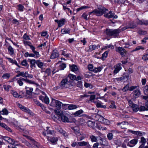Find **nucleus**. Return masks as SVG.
Instances as JSON below:
<instances>
[{"label":"nucleus","mask_w":148,"mask_h":148,"mask_svg":"<svg viewBox=\"0 0 148 148\" xmlns=\"http://www.w3.org/2000/svg\"><path fill=\"white\" fill-rule=\"evenodd\" d=\"M121 32L119 29H106L105 33L108 36H112L115 38H117L119 36V34Z\"/></svg>","instance_id":"f257e3e1"},{"label":"nucleus","mask_w":148,"mask_h":148,"mask_svg":"<svg viewBox=\"0 0 148 148\" xmlns=\"http://www.w3.org/2000/svg\"><path fill=\"white\" fill-rule=\"evenodd\" d=\"M73 81H68L67 78L63 79L60 83V87L61 88H71L73 86Z\"/></svg>","instance_id":"f03ea898"},{"label":"nucleus","mask_w":148,"mask_h":148,"mask_svg":"<svg viewBox=\"0 0 148 148\" xmlns=\"http://www.w3.org/2000/svg\"><path fill=\"white\" fill-rule=\"evenodd\" d=\"M62 104V103L60 101L52 99L50 105L53 107H56L57 108L60 109Z\"/></svg>","instance_id":"7ed1b4c3"},{"label":"nucleus","mask_w":148,"mask_h":148,"mask_svg":"<svg viewBox=\"0 0 148 148\" xmlns=\"http://www.w3.org/2000/svg\"><path fill=\"white\" fill-rule=\"evenodd\" d=\"M47 140L51 143V144L53 145H55L57 143V142L58 140V138L57 137H47Z\"/></svg>","instance_id":"20e7f679"},{"label":"nucleus","mask_w":148,"mask_h":148,"mask_svg":"<svg viewBox=\"0 0 148 148\" xmlns=\"http://www.w3.org/2000/svg\"><path fill=\"white\" fill-rule=\"evenodd\" d=\"M116 51L119 53L122 57L125 56V54H126L127 51L123 48L122 47H118Z\"/></svg>","instance_id":"39448f33"},{"label":"nucleus","mask_w":148,"mask_h":148,"mask_svg":"<svg viewBox=\"0 0 148 148\" xmlns=\"http://www.w3.org/2000/svg\"><path fill=\"white\" fill-rule=\"evenodd\" d=\"M137 142L138 140L137 139H134L129 142L127 145L130 147H133L137 144Z\"/></svg>","instance_id":"423d86ee"},{"label":"nucleus","mask_w":148,"mask_h":148,"mask_svg":"<svg viewBox=\"0 0 148 148\" xmlns=\"http://www.w3.org/2000/svg\"><path fill=\"white\" fill-rule=\"evenodd\" d=\"M97 7L98 9L99 10V11H100V12L101 13V15L108 11L107 9H106L101 5H98Z\"/></svg>","instance_id":"0eeeda50"},{"label":"nucleus","mask_w":148,"mask_h":148,"mask_svg":"<svg viewBox=\"0 0 148 148\" xmlns=\"http://www.w3.org/2000/svg\"><path fill=\"white\" fill-rule=\"evenodd\" d=\"M88 13V14L89 15V17L90 16V15L92 14H94L97 16H99L101 15V13L100 12V11H99L98 9H95L92 12H89Z\"/></svg>","instance_id":"6e6552de"},{"label":"nucleus","mask_w":148,"mask_h":148,"mask_svg":"<svg viewBox=\"0 0 148 148\" xmlns=\"http://www.w3.org/2000/svg\"><path fill=\"white\" fill-rule=\"evenodd\" d=\"M134 97L135 98H138L141 95V92L140 90L136 89L133 92Z\"/></svg>","instance_id":"1a4fd4ad"},{"label":"nucleus","mask_w":148,"mask_h":148,"mask_svg":"<svg viewBox=\"0 0 148 148\" xmlns=\"http://www.w3.org/2000/svg\"><path fill=\"white\" fill-rule=\"evenodd\" d=\"M59 56V53L56 50L53 51V53L51 54L50 57L51 59H54L58 57Z\"/></svg>","instance_id":"9d476101"},{"label":"nucleus","mask_w":148,"mask_h":148,"mask_svg":"<svg viewBox=\"0 0 148 148\" xmlns=\"http://www.w3.org/2000/svg\"><path fill=\"white\" fill-rule=\"evenodd\" d=\"M99 119L100 120V122L105 124L108 125L109 124L110 122L107 119H105L102 116H100Z\"/></svg>","instance_id":"9b49d317"},{"label":"nucleus","mask_w":148,"mask_h":148,"mask_svg":"<svg viewBox=\"0 0 148 148\" xmlns=\"http://www.w3.org/2000/svg\"><path fill=\"white\" fill-rule=\"evenodd\" d=\"M114 14V13L112 11H110L109 12L105 14L104 16L106 18H109L113 17Z\"/></svg>","instance_id":"f8f14e48"},{"label":"nucleus","mask_w":148,"mask_h":148,"mask_svg":"<svg viewBox=\"0 0 148 148\" xmlns=\"http://www.w3.org/2000/svg\"><path fill=\"white\" fill-rule=\"evenodd\" d=\"M100 47L99 45H92L90 46L89 47V49H88L89 51H92L97 49L99 48Z\"/></svg>","instance_id":"ddd939ff"},{"label":"nucleus","mask_w":148,"mask_h":148,"mask_svg":"<svg viewBox=\"0 0 148 148\" xmlns=\"http://www.w3.org/2000/svg\"><path fill=\"white\" fill-rule=\"evenodd\" d=\"M61 119L62 121L64 122H70L69 119L66 115L63 114L61 115Z\"/></svg>","instance_id":"4468645a"},{"label":"nucleus","mask_w":148,"mask_h":148,"mask_svg":"<svg viewBox=\"0 0 148 148\" xmlns=\"http://www.w3.org/2000/svg\"><path fill=\"white\" fill-rule=\"evenodd\" d=\"M128 131L133 134H135L140 136L143 135V133L140 131H136L130 130H128Z\"/></svg>","instance_id":"2eb2a0df"},{"label":"nucleus","mask_w":148,"mask_h":148,"mask_svg":"<svg viewBox=\"0 0 148 148\" xmlns=\"http://www.w3.org/2000/svg\"><path fill=\"white\" fill-rule=\"evenodd\" d=\"M51 71L49 68H47L46 70L45 71V75L43 77L45 79L47 77L50 75Z\"/></svg>","instance_id":"dca6fc26"},{"label":"nucleus","mask_w":148,"mask_h":148,"mask_svg":"<svg viewBox=\"0 0 148 148\" xmlns=\"http://www.w3.org/2000/svg\"><path fill=\"white\" fill-rule=\"evenodd\" d=\"M133 110L135 112H136L138 111L139 109L138 106L136 104H134L132 105L131 107Z\"/></svg>","instance_id":"f3484780"},{"label":"nucleus","mask_w":148,"mask_h":148,"mask_svg":"<svg viewBox=\"0 0 148 148\" xmlns=\"http://www.w3.org/2000/svg\"><path fill=\"white\" fill-rule=\"evenodd\" d=\"M138 24L140 25H148V20H143L139 21L137 23Z\"/></svg>","instance_id":"a211bd4d"},{"label":"nucleus","mask_w":148,"mask_h":148,"mask_svg":"<svg viewBox=\"0 0 148 148\" xmlns=\"http://www.w3.org/2000/svg\"><path fill=\"white\" fill-rule=\"evenodd\" d=\"M83 111L82 110H80L76 112L73 114L74 116H80V115L83 113Z\"/></svg>","instance_id":"6ab92c4d"},{"label":"nucleus","mask_w":148,"mask_h":148,"mask_svg":"<svg viewBox=\"0 0 148 148\" xmlns=\"http://www.w3.org/2000/svg\"><path fill=\"white\" fill-rule=\"evenodd\" d=\"M118 65H119V66L117 65L116 66V67L114 71V73L115 74L117 73L121 68V67L120 66V65H121V64L120 63L118 64Z\"/></svg>","instance_id":"aec40b11"},{"label":"nucleus","mask_w":148,"mask_h":148,"mask_svg":"<svg viewBox=\"0 0 148 148\" xmlns=\"http://www.w3.org/2000/svg\"><path fill=\"white\" fill-rule=\"evenodd\" d=\"M8 49L10 55H12L14 54V50L11 46L10 45L8 46Z\"/></svg>","instance_id":"412c9836"},{"label":"nucleus","mask_w":148,"mask_h":148,"mask_svg":"<svg viewBox=\"0 0 148 148\" xmlns=\"http://www.w3.org/2000/svg\"><path fill=\"white\" fill-rule=\"evenodd\" d=\"M25 79L23 77L19 78L17 81V83L20 86H22L23 85V81H25Z\"/></svg>","instance_id":"4be33fe9"},{"label":"nucleus","mask_w":148,"mask_h":148,"mask_svg":"<svg viewBox=\"0 0 148 148\" xmlns=\"http://www.w3.org/2000/svg\"><path fill=\"white\" fill-rule=\"evenodd\" d=\"M78 107L77 105L71 104L69 105L68 106V109L70 110L75 109Z\"/></svg>","instance_id":"5701e85b"},{"label":"nucleus","mask_w":148,"mask_h":148,"mask_svg":"<svg viewBox=\"0 0 148 148\" xmlns=\"http://www.w3.org/2000/svg\"><path fill=\"white\" fill-rule=\"evenodd\" d=\"M70 69L71 71L73 72L76 71L78 69L77 66L74 64L72 65H70Z\"/></svg>","instance_id":"b1692460"},{"label":"nucleus","mask_w":148,"mask_h":148,"mask_svg":"<svg viewBox=\"0 0 148 148\" xmlns=\"http://www.w3.org/2000/svg\"><path fill=\"white\" fill-rule=\"evenodd\" d=\"M78 145L79 146H85L89 145V143L88 142L82 141L79 142L78 143Z\"/></svg>","instance_id":"393cba45"},{"label":"nucleus","mask_w":148,"mask_h":148,"mask_svg":"<svg viewBox=\"0 0 148 148\" xmlns=\"http://www.w3.org/2000/svg\"><path fill=\"white\" fill-rule=\"evenodd\" d=\"M28 88L29 89H27L26 91V93L28 95H30L32 94V92L33 90V88H30L27 87H26L25 88V89H27Z\"/></svg>","instance_id":"a878e982"},{"label":"nucleus","mask_w":148,"mask_h":148,"mask_svg":"<svg viewBox=\"0 0 148 148\" xmlns=\"http://www.w3.org/2000/svg\"><path fill=\"white\" fill-rule=\"evenodd\" d=\"M36 64L40 68H42L44 65V63L41 62L40 60L36 61Z\"/></svg>","instance_id":"bb28decb"},{"label":"nucleus","mask_w":148,"mask_h":148,"mask_svg":"<svg viewBox=\"0 0 148 148\" xmlns=\"http://www.w3.org/2000/svg\"><path fill=\"white\" fill-rule=\"evenodd\" d=\"M115 3L119 4H122L125 3L126 0H114Z\"/></svg>","instance_id":"cd10ccee"},{"label":"nucleus","mask_w":148,"mask_h":148,"mask_svg":"<svg viewBox=\"0 0 148 148\" xmlns=\"http://www.w3.org/2000/svg\"><path fill=\"white\" fill-rule=\"evenodd\" d=\"M12 93L13 96L15 97H18L19 98H22V97L21 95H19L15 91H13Z\"/></svg>","instance_id":"c85d7f7f"},{"label":"nucleus","mask_w":148,"mask_h":148,"mask_svg":"<svg viewBox=\"0 0 148 148\" xmlns=\"http://www.w3.org/2000/svg\"><path fill=\"white\" fill-rule=\"evenodd\" d=\"M127 124V125H128V123L125 121H123L121 122V123H117V125H121L120 127L122 129H125L126 128V127L125 126H122V125H125L126 124Z\"/></svg>","instance_id":"c756f323"},{"label":"nucleus","mask_w":148,"mask_h":148,"mask_svg":"<svg viewBox=\"0 0 148 148\" xmlns=\"http://www.w3.org/2000/svg\"><path fill=\"white\" fill-rule=\"evenodd\" d=\"M47 131V134L49 135H55L56 134V132L53 130H48Z\"/></svg>","instance_id":"7c9ffc66"},{"label":"nucleus","mask_w":148,"mask_h":148,"mask_svg":"<svg viewBox=\"0 0 148 148\" xmlns=\"http://www.w3.org/2000/svg\"><path fill=\"white\" fill-rule=\"evenodd\" d=\"M102 69V67L99 66L98 67H95L94 68L93 72L95 73H97L98 72H100Z\"/></svg>","instance_id":"2f4dec72"},{"label":"nucleus","mask_w":148,"mask_h":148,"mask_svg":"<svg viewBox=\"0 0 148 148\" xmlns=\"http://www.w3.org/2000/svg\"><path fill=\"white\" fill-rule=\"evenodd\" d=\"M143 89L144 94L145 95H147L148 92V85L143 87Z\"/></svg>","instance_id":"473e14b6"},{"label":"nucleus","mask_w":148,"mask_h":148,"mask_svg":"<svg viewBox=\"0 0 148 148\" xmlns=\"http://www.w3.org/2000/svg\"><path fill=\"white\" fill-rule=\"evenodd\" d=\"M68 77L71 79L74 80L76 79V76L75 75L70 74L68 75Z\"/></svg>","instance_id":"72a5a7b5"},{"label":"nucleus","mask_w":148,"mask_h":148,"mask_svg":"<svg viewBox=\"0 0 148 148\" xmlns=\"http://www.w3.org/2000/svg\"><path fill=\"white\" fill-rule=\"evenodd\" d=\"M128 77L127 76L125 75L122 77H121L120 78H116L118 79V80L120 81H123V80L125 79H128Z\"/></svg>","instance_id":"f704fd0d"},{"label":"nucleus","mask_w":148,"mask_h":148,"mask_svg":"<svg viewBox=\"0 0 148 148\" xmlns=\"http://www.w3.org/2000/svg\"><path fill=\"white\" fill-rule=\"evenodd\" d=\"M30 62L31 64V67L32 68L33 66H35V64H36V61L34 59L32 60H30Z\"/></svg>","instance_id":"c9c22d12"},{"label":"nucleus","mask_w":148,"mask_h":148,"mask_svg":"<svg viewBox=\"0 0 148 148\" xmlns=\"http://www.w3.org/2000/svg\"><path fill=\"white\" fill-rule=\"evenodd\" d=\"M102 103H100L98 102L96 104V106L97 108H106V106L105 105H102L101 104Z\"/></svg>","instance_id":"e433bc0d"},{"label":"nucleus","mask_w":148,"mask_h":148,"mask_svg":"<svg viewBox=\"0 0 148 148\" xmlns=\"http://www.w3.org/2000/svg\"><path fill=\"white\" fill-rule=\"evenodd\" d=\"M65 21V19H63L60 20V22L58 25V27H60L63 25Z\"/></svg>","instance_id":"4c0bfd02"},{"label":"nucleus","mask_w":148,"mask_h":148,"mask_svg":"<svg viewBox=\"0 0 148 148\" xmlns=\"http://www.w3.org/2000/svg\"><path fill=\"white\" fill-rule=\"evenodd\" d=\"M8 114V111L5 108L3 109L2 111H1V115H7Z\"/></svg>","instance_id":"58836bf2"},{"label":"nucleus","mask_w":148,"mask_h":148,"mask_svg":"<svg viewBox=\"0 0 148 148\" xmlns=\"http://www.w3.org/2000/svg\"><path fill=\"white\" fill-rule=\"evenodd\" d=\"M7 58L8 60L10 62L16 65H17V63L16 60H13L10 58Z\"/></svg>","instance_id":"ea45409f"},{"label":"nucleus","mask_w":148,"mask_h":148,"mask_svg":"<svg viewBox=\"0 0 148 148\" xmlns=\"http://www.w3.org/2000/svg\"><path fill=\"white\" fill-rule=\"evenodd\" d=\"M87 124L89 127H92L94 126L95 123L90 121H87Z\"/></svg>","instance_id":"a19ab883"},{"label":"nucleus","mask_w":148,"mask_h":148,"mask_svg":"<svg viewBox=\"0 0 148 148\" xmlns=\"http://www.w3.org/2000/svg\"><path fill=\"white\" fill-rule=\"evenodd\" d=\"M114 143L115 144L118 146H120L121 144V140H115Z\"/></svg>","instance_id":"79ce46f5"},{"label":"nucleus","mask_w":148,"mask_h":148,"mask_svg":"<svg viewBox=\"0 0 148 148\" xmlns=\"http://www.w3.org/2000/svg\"><path fill=\"white\" fill-rule=\"evenodd\" d=\"M10 76V74L9 73H5L2 76V77L4 79H8Z\"/></svg>","instance_id":"37998d69"},{"label":"nucleus","mask_w":148,"mask_h":148,"mask_svg":"<svg viewBox=\"0 0 148 148\" xmlns=\"http://www.w3.org/2000/svg\"><path fill=\"white\" fill-rule=\"evenodd\" d=\"M66 64L65 63H63L61 64L59 66V70H64L65 68L66 67Z\"/></svg>","instance_id":"c03bdc74"},{"label":"nucleus","mask_w":148,"mask_h":148,"mask_svg":"<svg viewBox=\"0 0 148 148\" xmlns=\"http://www.w3.org/2000/svg\"><path fill=\"white\" fill-rule=\"evenodd\" d=\"M18 10L21 11H23L24 7L21 4H19L17 5Z\"/></svg>","instance_id":"a18cd8bd"},{"label":"nucleus","mask_w":148,"mask_h":148,"mask_svg":"<svg viewBox=\"0 0 148 148\" xmlns=\"http://www.w3.org/2000/svg\"><path fill=\"white\" fill-rule=\"evenodd\" d=\"M110 107L112 108H116V106L115 104V102L114 101H111V104L110 105Z\"/></svg>","instance_id":"49530a36"},{"label":"nucleus","mask_w":148,"mask_h":148,"mask_svg":"<svg viewBox=\"0 0 148 148\" xmlns=\"http://www.w3.org/2000/svg\"><path fill=\"white\" fill-rule=\"evenodd\" d=\"M129 84H127L124 87L123 89L122 90L123 92H126L128 90H129Z\"/></svg>","instance_id":"de8ad7c7"},{"label":"nucleus","mask_w":148,"mask_h":148,"mask_svg":"<svg viewBox=\"0 0 148 148\" xmlns=\"http://www.w3.org/2000/svg\"><path fill=\"white\" fill-rule=\"evenodd\" d=\"M34 103L38 106H42V104L40 103L36 99H34Z\"/></svg>","instance_id":"09e8293b"},{"label":"nucleus","mask_w":148,"mask_h":148,"mask_svg":"<svg viewBox=\"0 0 148 148\" xmlns=\"http://www.w3.org/2000/svg\"><path fill=\"white\" fill-rule=\"evenodd\" d=\"M108 51H106L104 52V53L102 54L101 57V59L103 60H104V58H106L107 57L108 54Z\"/></svg>","instance_id":"8fccbe9b"},{"label":"nucleus","mask_w":148,"mask_h":148,"mask_svg":"<svg viewBox=\"0 0 148 148\" xmlns=\"http://www.w3.org/2000/svg\"><path fill=\"white\" fill-rule=\"evenodd\" d=\"M43 102L46 104H48L49 103V98L47 96L45 97Z\"/></svg>","instance_id":"3c124183"},{"label":"nucleus","mask_w":148,"mask_h":148,"mask_svg":"<svg viewBox=\"0 0 148 148\" xmlns=\"http://www.w3.org/2000/svg\"><path fill=\"white\" fill-rule=\"evenodd\" d=\"M60 110V109H59V108H56L55 110L54 111L57 114L61 115L62 112Z\"/></svg>","instance_id":"603ef678"},{"label":"nucleus","mask_w":148,"mask_h":148,"mask_svg":"<svg viewBox=\"0 0 148 148\" xmlns=\"http://www.w3.org/2000/svg\"><path fill=\"white\" fill-rule=\"evenodd\" d=\"M113 135L112 133H110L107 134V137L108 139L109 140H112L113 138Z\"/></svg>","instance_id":"864d4df0"},{"label":"nucleus","mask_w":148,"mask_h":148,"mask_svg":"<svg viewBox=\"0 0 148 148\" xmlns=\"http://www.w3.org/2000/svg\"><path fill=\"white\" fill-rule=\"evenodd\" d=\"M82 17L86 20H88L90 19L89 17H88V15L85 13H84L83 14Z\"/></svg>","instance_id":"5fc2aeb1"},{"label":"nucleus","mask_w":148,"mask_h":148,"mask_svg":"<svg viewBox=\"0 0 148 148\" xmlns=\"http://www.w3.org/2000/svg\"><path fill=\"white\" fill-rule=\"evenodd\" d=\"M3 86L4 89L8 91H9V89L11 87V86L9 85H4Z\"/></svg>","instance_id":"6e6d98bb"},{"label":"nucleus","mask_w":148,"mask_h":148,"mask_svg":"<svg viewBox=\"0 0 148 148\" xmlns=\"http://www.w3.org/2000/svg\"><path fill=\"white\" fill-rule=\"evenodd\" d=\"M144 48L141 46H139L136 47V48L134 50L132 51V52L137 51L139 50L140 49H141L142 50L144 49Z\"/></svg>","instance_id":"4d7b16f0"},{"label":"nucleus","mask_w":148,"mask_h":148,"mask_svg":"<svg viewBox=\"0 0 148 148\" xmlns=\"http://www.w3.org/2000/svg\"><path fill=\"white\" fill-rule=\"evenodd\" d=\"M88 66V70L90 71H93H93L94 70V67L93 65L92 64H89Z\"/></svg>","instance_id":"13d9d810"},{"label":"nucleus","mask_w":148,"mask_h":148,"mask_svg":"<svg viewBox=\"0 0 148 148\" xmlns=\"http://www.w3.org/2000/svg\"><path fill=\"white\" fill-rule=\"evenodd\" d=\"M88 8H89V7H88V6H82L81 7H80L78 8L77 9V12H78V11H79L80 10H82L84 9H87Z\"/></svg>","instance_id":"bf43d9fd"},{"label":"nucleus","mask_w":148,"mask_h":148,"mask_svg":"<svg viewBox=\"0 0 148 148\" xmlns=\"http://www.w3.org/2000/svg\"><path fill=\"white\" fill-rule=\"evenodd\" d=\"M32 143L35 146V147H32L35 148L36 147H38V146H39V143L36 142L34 140H33L32 142Z\"/></svg>","instance_id":"052dcab7"},{"label":"nucleus","mask_w":148,"mask_h":148,"mask_svg":"<svg viewBox=\"0 0 148 148\" xmlns=\"http://www.w3.org/2000/svg\"><path fill=\"white\" fill-rule=\"evenodd\" d=\"M90 138L91 139L92 142H96L97 141V138L95 136L93 135L91 136L90 137Z\"/></svg>","instance_id":"680f3d73"},{"label":"nucleus","mask_w":148,"mask_h":148,"mask_svg":"<svg viewBox=\"0 0 148 148\" xmlns=\"http://www.w3.org/2000/svg\"><path fill=\"white\" fill-rule=\"evenodd\" d=\"M21 64L23 66H27V63L26 60H23L21 62Z\"/></svg>","instance_id":"e2e57ef3"},{"label":"nucleus","mask_w":148,"mask_h":148,"mask_svg":"<svg viewBox=\"0 0 148 148\" xmlns=\"http://www.w3.org/2000/svg\"><path fill=\"white\" fill-rule=\"evenodd\" d=\"M7 142L10 144H12V145H14V139L10 138Z\"/></svg>","instance_id":"0e129e2a"},{"label":"nucleus","mask_w":148,"mask_h":148,"mask_svg":"<svg viewBox=\"0 0 148 148\" xmlns=\"http://www.w3.org/2000/svg\"><path fill=\"white\" fill-rule=\"evenodd\" d=\"M136 27L135 25L133 23H130L129 26H128L129 28L134 29Z\"/></svg>","instance_id":"69168bd1"},{"label":"nucleus","mask_w":148,"mask_h":148,"mask_svg":"<svg viewBox=\"0 0 148 148\" xmlns=\"http://www.w3.org/2000/svg\"><path fill=\"white\" fill-rule=\"evenodd\" d=\"M61 32L62 34H69L70 32V30H68L65 29H62Z\"/></svg>","instance_id":"338daca9"},{"label":"nucleus","mask_w":148,"mask_h":148,"mask_svg":"<svg viewBox=\"0 0 148 148\" xmlns=\"http://www.w3.org/2000/svg\"><path fill=\"white\" fill-rule=\"evenodd\" d=\"M72 129L76 133H78L79 131V128L77 127H73L72 128Z\"/></svg>","instance_id":"774afa93"}]
</instances>
